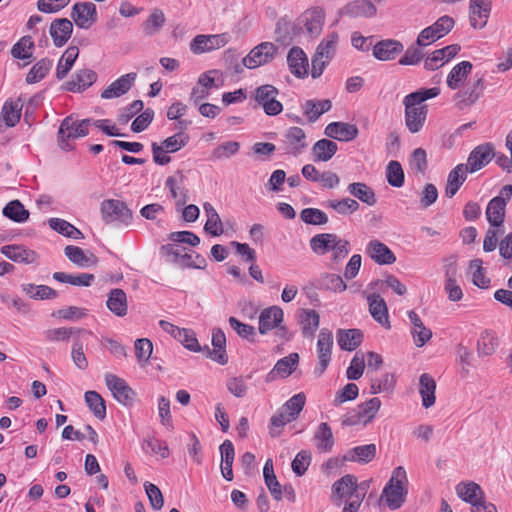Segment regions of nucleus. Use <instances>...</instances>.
Returning a JSON list of instances; mask_svg holds the SVG:
<instances>
[{
  "mask_svg": "<svg viewBox=\"0 0 512 512\" xmlns=\"http://www.w3.org/2000/svg\"><path fill=\"white\" fill-rule=\"evenodd\" d=\"M440 94L438 87L419 89L406 95L403 99L405 106V121L408 128H419L424 125L427 106L426 100L437 97Z\"/></svg>",
  "mask_w": 512,
  "mask_h": 512,
  "instance_id": "f257e3e1",
  "label": "nucleus"
},
{
  "mask_svg": "<svg viewBox=\"0 0 512 512\" xmlns=\"http://www.w3.org/2000/svg\"><path fill=\"white\" fill-rule=\"evenodd\" d=\"M408 494V477L404 467L398 466L392 471L389 481L382 490L381 500L391 510L399 509L406 501Z\"/></svg>",
  "mask_w": 512,
  "mask_h": 512,
  "instance_id": "f03ea898",
  "label": "nucleus"
},
{
  "mask_svg": "<svg viewBox=\"0 0 512 512\" xmlns=\"http://www.w3.org/2000/svg\"><path fill=\"white\" fill-rule=\"evenodd\" d=\"M338 42L339 35L336 32H331L317 46L316 52L312 57L311 76L314 79L322 75L325 67L335 56Z\"/></svg>",
  "mask_w": 512,
  "mask_h": 512,
  "instance_id": "7ed1b4c3",
  "label": "nucleus"
},
{
  "mask_svg": "<svg viewBox=\"0 0 512 512\" xmlns=\"http://www.w3.org/2000/svg\"><path fill=\"white\" fill-rule=\"evenodd\" d=\"M284 312L279 306H270L261 311L259 315V333L267 334L271 330H275V335L281 339H288V330L283 325Z\"/></svg>",
  "mask_w": 512,
  "mask_h": 512,
  "instance_id": "20e7f679",
  "label": "nucleus"
},
{
  "mask_svg": "<svg viewBox=\"0 0 512 512\" xmlns=\"http://www.w3.org/2000/svg\"><path fill=\"white\" fill-rule=\"evenodd\" d=\"M102 219L105 223H119L128 226L132 222L133 214L125 202L117 199H107L100 207Z\"/></svg>",
  "mask_w": 512,
  "mask_h": 512,
  "instance_id": "39448f33",
  "label": "nucleus"
},
{
  "mask_svg": "<svg viewBox=\"0 0 512 512\" xmlns=\"http://www.w3.org/2000/svg\"><path fill=\"white\" fill-rule=\"evenodd\" d=\"M278 95L279 91L276 87L265 84L255 89L253 98L267 115L275 116L283 110L282 103L277 100Z\"/></svg>",
  "mask_w": 512,
  "mask_h": 512,
  "instance_id": "423d86ee",
  "label": "nucleus"
},
{
  "mask_svg": "<svg viewBox=\"0 0 512 512\" xmlns=\"http://www.w3.org/2000/svg\"><path fill=\"white\" fill-rule=\"evenodd\" d=\"M277 51V46L272 42H261L243 58L242 63L248 69L258 68L271 62Z\"/></svg>",
  "mask_w": 512,
  "mask_h": 512,
  "instance_id": "0eeeda50",
  "label": "nucleus"
},
{
  "mask_svg": "<svg viewBox=\"0 0 512 512\" xmlns=\"http://www.w3.org/2000/svg\"><path fill=\"white\" fill-rule=\"evenodd\" d=\"M454 26V20L449 16L440 17L433 25L423 29L417 37L418 46H428L447 35Z\"/></svg>",
  "mask_w": 512,
  "mask_h": 512,
  "instance_id": "6e6552de",
  "label": "nucleus"
},
{
  "mask_svg": "<svg viewBox=\"0 0 512 512\" xmlns=\"http://www.w3.org/2000/svg\"><path fill=\"white\" fill-rule=\"evenodd\" d=\"M357 488V478L352 474H347L334 482L330 499L336 506H340L343 501L361 495Z\"/></svg>",
  "mask_w": 512,
  "mask_h": 512,
  "instance_id": "1a4fd4ad",
  "label": "nucleus"
},
{
  "mask_svg": "<svg viewBox=\"0 0 512 512\" xmlns=\"http://www.w3.org/2000/svg\"><path fill=\"white\" fill-rule=\"evenodd\" d=\"M105 383L113 397L122 405L130 407L134 403L135 391L126 381L115 374L106 373Z\"/></svg>",
  "mask_w": 512,
  "mask_h": 512,
  "instance_id": "9d476101",
  "label": "nucleus"
},
{
  "mask_svg": "<svg viewBox=\"0 0 512 512\" xmlns=\"http://www.w3.org/2000/svg\"><path fill=\"white\" fill-rule=\"evenodd\" d=\"M230 40L228 33L197 35L190 43L194 54H203L224 47Z\"/></svg>",
  "mask_w": 512,
  "mask_h": 512,
  "instance_id": "9b49d317",
  "label": "nucleus"
},
{
  "mask_svg": "<svg viewBox=\"0 0 512 512\" xmlns=\"http://www.w3.org/2000/svg\"><path fill=\"white\" fill-rule=\"evenodd\" d=\"M298 25L303 26L306 32L312 36H318L325 22V12L320 7H311L305 10L298 18Z\"/></svg>",
  "mask_w": 512,
  "mask_h": 512,
  "instance_id": "f8f14e48",
  "label": "nucleus"
},
{
  "mask_svg": "<svg viewBox=\"0 0 512 512\" xmlns=\"http://www.w3.org/2000/svg\"><path fill=\"white\" fill-rule=\"evenodd\" d=\"M333 346V335L332 332L326 328L321 329L318 335L317 341V352L319 363L315 368V374L318 376L322 375L327 369L331 360V349Z\"/></svg>",
  "mask_w": 512,
  "mask_h": 512,
  "instance_id": "ddd939ff",
  "label": "nucleus"
},
{
  "mask_svg": "<svg viewBox=\"0 0 512 512\" xmlns=\"http://www.w3.org/2000/svg\"><path fill=\"white\" fill-rule=\"evenodd\" d=\"M136 78L137 74L135 72L120 76L102 90L100 97L105 100H111L125 95L134 86Z\"/></svg>",
  "mask_w": 512,
  "mask_h": 512,
  "instance_id": "4468645a",
  "label": "nucleus"
},
{
  "mask_svg": "<svg viewBox=\"0 0 512 512\" xmlns=\"http://www.w3.org/2000/svg\"><path fill=\"white\" fill-rule=\"evenodd\" d=\"M71 18L77 27L89 29L97 20L96 5L92 2L76 3L72 7Z\"/></svg>",
  "mask_w": 512,
  "mask_h": 512,
  "instance_id": "2eb2a0df",
  "label": "nucleus"
},
{
  "mask_svg": "<svg viewBox=\"0 0 512 512\" xmlns=\"http://www.w3.org/2000/svg\"><path fill=\"white\" fill-rule=\"evenodd\" d=\"M491 11V0H470L469 19L475 29L486 26Z\"/></svg>",
  "mask_w": 512,
  "mask_h": 512,
  "instance_id": "dca6fc26",
  "label": "nucleus"
},
{
  "mask_svg": "<svg viewBox=\"0 0 512 512\" xmlns=\"http://www.w3.org/2000/svg\"><path fill=\"white\" fill-rule=\"evenodd\" d=\"M494 156L493 146L489 143L482 144L472 150L464 165L469 168L470 173H474L488 164Z\"/></svg>",
  "mask_w": 512,
  "mask_h": 512,
  "instance_id": "f3484780",
  "label": "nucleus"
},
{
  "mask_svg": "<svg viewBox=\"0 0 512 512\" xmlns=\"http://www.w3.org/2000/svg\"><path fill=\"white\" fill-rule=\"evenodd\" d=\"M287 63L290 72L297 78H304L308 75V58L300 47H293L287 55Z\"/></svg>",
  "mask_w": 512,
  "mask_h": 512,
  "instance_id": "a211bd4d",
  "label": "nucleus"
},
{
  "mask_svg": "<svg viewBox=\"0 0 512 512\" xmlns=\"http://www.w3.org/2000/svg\"><path fill=\"white\" fill-rule=\"evenodd\" d=\"M484 89L483 78H478L466 88L460 90L455 95L457 106L464 108L474 104L482 95Z\"/></svg>",
  "mask_w": 512,
  "mask_h": 512,
  "instance_id": "6ab92c4d",
  "label": "nucleus"
},
{
  "mask_svg": "<svg viewBox=\"0 0 512 512\" xmlns=\"http://www.w3.org/2000/svg\"><path fill=\"white\" fill-rule=\"evenodd\" d=\"M403 44L397 40L386 39L373 46V56L380 61L394 60L402 51Z\"/></svg>",
  "mask_w": 512,
  "mask_h": 512,
  "instance_id": "aec40b11",
  "label": "nucleus"
},
{
  "mask_svg": "<svg viewBox=\"0 0 512 512\" xmlns=\"http://www.w3.org/2000/svg\"><path fill=\"white\" fill-rule=\"evenodd\" d=\"M366 253L380 265H389L396 261V257L390 248L378 240H371L367 244Z\"/></svg>",
  "mask_w": 512,
  "mask_h": 512,
  "instance_id": "412c9836",
  "label": "nucleus"
},
{
  "mask_svg": "<svg viewBox=\"0 0 512 512\" xmlns=\"http://www.w3.org/2000/svg\"><path fill=\"white\" fill-rule=\"evenodd\" d=\"M73 24L66 18L54 20L49 28V33L56 47H62L71 37Z\"/></svg>",
  "mask_w": 512,
  "mask_h": 512,
  "instance_id": "4be33fe9",
  "label": "nucleus"
},
{
  "mask_svg": "<svg viewBox=\"0 0 512 512\" xmlns=\"http://www.w3.org/2000/svg\"><path fill=\"white\" fill-rule=\"evenodd\" d=\"M472 68L473 65L469 61H461L456 64L447 75V86L452 90L463 87L465 81L472 72Z\"/></svg>",
  "mask_w": 512,
  "mask_h": 512,
  "instance_id": "5701e85b",
  "label": "nucleus"
},
{
  "mask_svg": "<svg viewBox=\"0 0 512 512\" xmlns=\"http://www.w3.org/2000/svg\"><path fill=\"white\" fill-rule=\"evenodd\" d=\"M367 301L369 304V312L373 319L383 327L389 328L390 322L385 300L380 295L373 293L368 295Z\"/></svg>",
  "mask_w": 512,
  "mask_h": 512,
  "instance_id": "b1692460",
  "label": "nucleus"
},
{
  "mask_svg": "<svg viewBox=\"0 0 512 512\" xmlns=\"http://www.w3.org/2000/svg\"><path fill=\"white\" fill-rule=\"evenodd\" d=\"M212 345L213 350L207 347L209 357L221 365H225L228 362V356L226 354V336L222 329L214 328L212 331Z\"/></svg>",
  "mask_w": 512,
  "mask_h": 512,
  "instance_id": "393cba45",
  "label": "nucleus"
},
{
  "mask_svg": "<svg viewBox=\"0 0 512 512\" xmlns=\"http://www.w3.org/2000/svg\"><path fill=\"white\" fill-rule=\"evenodd\" d=\"M184 179L185 176L181 172H177L165 181V186L169 189L172 198L176 200L177 206H184L188 201V191L184 187Z\"/></svg>",
  "mask_w": 512,
  "mask_h": 512,
  "instance_id": "a878e982",
  "label": "nucleus"
},
{
  "mask_svg": "<svg viewBox=\"0 0 512 512\" xmlns=\"http://www.w3.org/2000/svg\"><path fill=\"white\" fill-rule=\"evenodd\" d=\"M0 252L8 259L24 264L34 263L37 259L35 251L19 245L3 246L1 247Z\"/></svg>",
  "mask_w": 512,
  "mask_h": 512,
  "instance_id": "bb28decb",
  "label": "nucleus"
},
{
  "mask_svg": "<svg viewBox=\"0 0 512 512\" xmlns=\"http://www.w3.org/2000/svg\"><path fill=\"white\" fill-rule=\"evenodd\" d=\"M115 128V123L109 119H82L78 120L73 115L66 117L59 128Z\"/></svg>",
  "mask_w": 512,
  "mask_h": 512,
  "instance_id": "cd10ccee",
  "label": "nucleus"
},
{
  "mask_svg": "<svg viewBox=\"0 0 512 512\" xmlns=\"http://www.w3.org/2000/svg\"><path fill=\"white\" fill-rule=\"evenodd\" d=\"M468 172L469 168L464 164H458L450 171L445 187V195L448 198H452L457 193L461 185L465 182Z\"/></svg>",
  "mask_w": 512,
  "mask_h": 512,
  "instance_id": "c85d7f7f",
  "label": "nucleus"
},
{
  "mask_svg": "<svg viewBox=\"0 0 512 512\" xmlns=\"http://www.w3.org/2000/svg\"><path fill=\"white\" fill-rule=\"evenodd\" d=\"M96 79V72L91 69H82L66 83V89L71 92H81L90 87Z\"/></svg>",
  "mask_w": 512,
  "mask_h": 512,
  "instance_id": "c756f323",
  "label": "nucleus"
},
{
  "mask_svg": "<svg viewBox=\"0 0 512 512\" xmlns=\"http://www.w3.org/2000/svg\"><path fill=\"white\" fill-rule=\"evenodd\" d=\"M281 141L284 150L290 154H298L307 146L304 130H288Z\"/></svg>",
  "mask_w": 512,
  "mask_h": 512,
  "instance_id": "7c9ffc66",
  "label": "nucleus"
},
{
  "mask_svg": "<svg viewBox=\"0 0 512 512\" xmlns=\"http://www.w3.org/2000/svg\"><path fill=\"white\" fill-rule=\"evenodd\" d=\"M106 306L114 315L118 317L125 316L128 311V303L124 290L120 288L112 289L108 294Z\"/></svg>",
  "mask_w": 512,
  "mask_h": 512,
  "instance_id": "2f4dec72",
  "label": "nucleus"
},
{
  "mask_svg": "<svg viewBox=\"0 0 512 512\" xmlns=\"http://www.w3.org/2000/svg\"><path fill=\"white\" fill-rule=\"evenodd\" d=\"M343 11L350 17L371 18L377 14L376 6L370 0H354L348 3Z\"/></svg>",
  "mask_w": 512,
  "mask_h": 512,
  "instance_id": "473e14b6",
  "label": "nucleus"
},
{
  "mask_svg": "<svg viewBox=\"0 0 512 512\" xmlns=\"http://www.w3.org/2000/svg\"><path fill=\"white\" fill-rule=\"evenodd\" d=\"M377 448L375 444H366L356 446L346 452L344 460L366 464L371 462L376 456Z\"/></svg>",
  "mask_w": 512,
  "mask_h": 512,
  "instance_id": "72a5a7b5",
  "label": "nucleus"
},
{
  "mask_svg": "<svg viewBox=\"0 0 512 512\" xmlns=\"http://www.w3.org/2000/svg\"><path fill=\"white\" fill-rule=\"evenodd\" d=\"M436 382L430 374L423 373L419 377V394L424 408H430L435 404Z\"/></svg>",
  "mask_w": 512,
  "mask_h": 512,
  "instance_id": "f704fd0d",
  "label": "nucleus"
},
{
  "mask_svg": "<svg viewBox=\"0 0 512 512\" xmlns=\"http://www.w3.org/2000/svg\"><path fill=\"white\" fill-rule=\"evenodd\" d=\"M313 286L320 290H328L334 292H343L346 290L347 285L343 279L332 273H322L313 281Z\"/></svg>",
  "mask_w": 512,
  "mask_h": 512,
  "instance_id": "c9c22d12",
  "label": "nucleus"
},
{
  "mask_svg": "<svg viewBox=\"0 0 512 512\" xmlns=\"http://www.w3.org/2000/svg\"><path fill=\"white\" fill-rule=\"evenodd\" d=\"M408 317L413 325L412 335L417 347L424 346L432 337V331L429 328H426L418 316V314L411 310L408 312Z\"/></svg>",
  "mask_w": 512,
  "mask_h": 512,
  "instance_id": "e433bc0d",
  "label": "nucleus"
},
{
  "mask_svg": "<svg viewBox=\"0 0 512 512\" xmlns=\"http://www.w3.org/2000/svg\"><path fill=\"white\" fill-rule=\"evenodd\" d=\"M506 203L503 197L492 198L486 208V217L489 224L499 227L504 222Z\"/></svg>",
  "mask_w": 512,
  "mask_h": 512,
  "instance_id": "4c0bfd02",
  "label": "nucleus"
},
{
  "mask_svg": "<svg viewBox=\"0 0 512 512\" xmlns=\"http://www.w3.org/2000/svg\"><path fill=\"white\" fill-rule=\"evenodd\" d=\"M221 454V473L227 481L233 480L232 465L235 457L234 445L230 440H225L219 447Z\"/></svg>",
  "mask_w": 512,
  "mask_h": 512,
  "instance_id": "58836bf2",
  "label": "nucleus"
},
{
  "mask_svg": "<svg viewBox=\"0 0 512 512\" xmlns=\"http://www.w3.org/2000/svg\"><path fill=\"white\" fill-rule=\"evenodd\" d=\"M456 493L463 501L471 504V507L485 496L480 485L475 482H460L456 486Z\"/></svg>",
  "mask_w": 512,
  "mask_h": 512,
  "instance_id": "ea45409f",
  "label": "nucleus"
},
{
  "mask_svg": "<svg viewBox=\"0 0 512 512\" xmlns=\"http://www.w3.org/2000/svg\"><path fill=\"white\" fill-rule=\"evenodd\" d=\"M299 323L303 336L313 338L320 323L319 313L313 309H302Z\"/></svg>",
  "mask_w": 512,
  "mask_h": 512,
  "instance_id": "a19ab883",
  "label": "nucleus"
},
{
  "mask_svg": "<svg viewBox=\"0 0 512 512\" xmlns=\"http://www.w3.org/2000/svg\"><path fill=\"white\" fill-rule=\"evenodd\" d=\"M65 256L75 265L81 268L91 267L96 265L97 258L94 254H85L84 251L74 245H68L64 249Z\"/></svg>",
  "mask_w": 512,
  "mask_h": 512,
  "instance_id": "79ce46f5",
  "label": "nucleus"
},
{
  "mask_svg": "<svg viewBox=\"0 0 512 512\" xmlns=\"http://www.w3.org/2000/svg\"><path fill=\"white\" fill-rule=\"evenodd\" d=\"M22 103L19 99L7 100L1 111L0 120L8 127H14L21 118Z\"/></svg>",
  "mask_w": 512,
  "mask_h": 512,
  "instance_id": "37998d69",
  "label": "nucleus"
},
{
  "mask_svg": "<svg viewBox=\"0 0 512 512\" xmlns=\"http://www.w3.org/2000/svg\"><path fill=\"white\" fill-rule=\"evenodd\" d=\"M337 340L342 350L353 351L362 343L363 333L359 329H340L337 333Z\"/></svg>",
  "mask_w": 512,
  "mask_h": 512,
  "instance_id": "c03bdc74",
  "label": "nucleus"
},
{
  "mask_svg": "<svg viewBox=\"0 0 512 512\" xmlns=\"http://www.w3.org/2000/svg\"><path fill=\"white\" fill-rule=\"evenodd\" d=\"M79 56V49L76 46H69L60 57L56 67V77L59 80L64 79L72 69L76 59Z\"/></svg>",
  "mask_w": 512,
  "mask_h": 512,
  "instance_id": "a18cd8bd",
  "label": "nucleus"
},
{
  "mask_svg": "<svg viewBox=\"0 0 512 512\" xmlns=\"http://www.w3.org/2000/svg\"><path fill=\"white\" fill-rule=\"evenodd\" d=\"M203 209L207 217L204 230L212 236L222 235L224 233L223 223L215 208L212 204L206 202L203 205Z\"/></svg>",
  "mask_w": 512,
  "mask_h": 512,
  "instance_id": "49530a36",
  "label": "nucleus"
},
{
  "mask_svg": "<svg viewBox=\"0 0 512 512\" xmlns=\"http://www.w3.org/2000/svg\"><path fill=\"white\" fill-rule=\"evenodd\" d=\"M165 23L166 17L164 12L159 8H154L142 23V30L145 35L153 36L164 27Z\"/></svg>",
  "mask_w": 512,
  "mask_h": 512,
  "instance_id": "de8ad7c7",
  "label": "nucleus"
},
{
  "mask_svg": "<svg viewBox=\"0 0 512 512\" xmlns=\"http://www.w3.org/2000/svg\"><path fill=\"white\" fill-rule=\"evenodd\" d=\"M86 334L90 335L91 332L76 327H60L49 329L45 332V337L48 341L51 342H59V341H67L70 337L78 338L80 335Z\"/></svg>",
  "mask_w": 512,
  "mask_h": 512,
  "instance_id": "09e8293b",
  "label": "nucleus"
},
{
  "mask_svg": "<svg viewBox=\"0 0 512 512\" xmlns=\"http://www.w3.org/2000/svg\"><path fill=\"white\" fill-rule=\"evenodd\" d=\"M347 191L349 194L369 206H373L377 202L374 190L363 182H354L349 184Z\"/></svg>",
  "mask_w": 512,
  "mask_h": 512,
  "instance_id": "8fccbe9b",
  "label": "nucleus"
},
{
  "mask_svg": "<svg viewBox=\"0 0 512 512\" xmlns=\"http://www.w3.org/2000/svg\"><path fill=\"white\" fill-rule=\"evenodd\" d=\"M263 476L265 484L271 493L272 497L276 501L282 500V486L276 478L273 469V462L271 459H267L264 468H263Z\"/></svg>",
  "mask_w": 512,
  "mask_h": 512,
  "instance_id": "3c124183",
  "label": "nucleus"
},
{
  "mask_svg": "<svg viewBox=\"0 0 512 512\" xmlns=\"http://www.w3.org/2000/svg\"><path fill=\"white\" fill-rule=\"evenodd\" d=\"M316 447L320 452H330L334 445V437L330 426L323 422L321 423L314 434Z\"/></svg>",
  "mask_w": 512,
  "mask_h": 512,
  "instance_id": "603ef678",
  "label": "nucleus"
},
{
  "mask_svg": "<svg viewBox=\"0 0 512 512\" xmlns=\"http://www.w3.org/2000/svg\"><path fill=\"white\" fill-rule=\"evenodd\" d=\"M52 277L58 282L68 283L78 287H89L95 280V276L90 273H80L73 275L64 272H54Z\"/></svg>",
  "mask_w": 512,
  "mask_h": 512,
  "instance_id": "864d4df0",
  "label": "nucleus"
},
{
  "mask_svg": "<svg viewBox=\"0 0 512 512\" xmlns=\"http://www.w3.org/2000/svg\"><path fill=\"white\" fill-rule=\"evenodd\" d=\"M88 132L89 130H58L56 138L58 146L65 151L73 150L75 141L87 136Z\"/></svg>",
  "mask_w": 512,
  "mask_h": 512,
  "instance_id": "5fc2aeb1",
  "label": "nucleus"
},
{
  "mask_svg": "<svg viewBox=\"0 0 512 512\" xmlns=\"http://www.w3.org/2000/svg\"><path fill=\"white\" fill-rule=\"evenodd\" d=\"M3 215L16 223H24L29 219V211L19 200H12L3 208Z\"/></svg>",
  "mask_w": 512,
  "mask_h": 512,
  "instance_id": "6e6d98bb",
  "label": "nucleus"
},
{
  "mask_svg": "<svg viewBox=\"0 0 512 512\" xmlns=\"http://www.w3.org/2000/svg\"><path fill=\"white\" fill-rule=\"evenodd\" d=\"M337 235L333 233H322L310 239L312 251L318 255H324L331 250L336 241Z\"/></svg>",
  "mask_w": 512,
  "mask_h": 512,
  "instance_id": "4d7b16f0",
  "label": "nucleus"
},
{
  "mask_svg": "<svg viewBox=\"0 0 512 512\" xmlns=\"http://www.w3.org/2000/svg\"><path fill=\"white\" fill-rule=\"evenodd\" d=\"M331 108V102L325 100H308L303 105L304 114L309 122L316 121L323 113Z\"/></svg>",
  "mask_w": 512,
  "mask_h": 512,
  "instance_id": "13d9d810",
  "label": "nucleus"
},
{
  "mask_svg": "<svg viewBox=\"0 0 512 512\" xmlns=\"http://www.w3.org/2000/svg\"><path fill=\"white\" fill-rule=\"evenodd\" d=\"M85 402L94 416L100 420L106 417V405L104 399L96 391H87L84 395Z\"/></svg>",
  "mask_w": 512,
  "mask_h": 512,
  "instance_id": "bf43d9fd",
  "label": "nucleus"
},
{
  "mask_svg": "<svg viewBox=\"0 0 512 512\" xmlns=\"http://www.w3.org/2000/svg\"><path fill=\"white\" fill-rule=\"evenodd\" d=\"M22 291L33 299H54L58 296L56 290L46 285L23 284Z\"/></svg>",
  "mask_w": 512,
  "mask_h": 512,
  "instance_id": "052dcab7",
  "label": "nucleus"
},
{
  "mask_svg": "<svg viewBox=\"0 0 512 512\" xmlns=\"http://www.w3.org/2000/svg\"><path fill=\"white\" fill-rule=\"evenodd\" d=\"M49 226L58 233L73 239L83 238L82 232L71 223L60 218H50Z\"/></svg>",
  "mask_w": 512,
  "mask_h": 512,
  "instance_id": "680f3d73",
  "label": "nucleus"
},
{
  "mask_svg": "<svg viewBox=\"0 0 512 512\" xmlns=\"http://www.w3.org/2000/svg\"><path fill=\"white\" fill-rule=\"evenodd\" d=\"M312 150L316 157V160L328 161L336 153L337 144L328 139H321L314 144Z\"/></svg>",
  "mask_w": 512,
  "mask_h": 512,
  "instance_id": "e2e57ef3",
  "label": "nucleus"
},
{
  "mask_svg": "<svg viewBox=\"0 0 512 512\" xmlns=\"http://www.w3.org/2000/svg\"><path fill=\"white\" fill-rule=\"evenodd\" d=\"M52 67V61L43 58L33 65L26 76V82L34 84L41 81L50 71Z\"/></svg>",
  "mask_w": 512,
  "mask_h": 512,
  "instance_id": "0e129e2a",
  "label": "nucleus"
},
{
  "mask_svg": "<svg viewBox=\"0 0 512 512\" xmlns=\"http://www.w3.org/2000/svg\"><path fill=\"white\" fill-rule=\"evenodd\" d=\"M386 179L389 185L400 188L404 184L405 175L401 164L391 160L386 167Z\"/></svg>",
  "mask_w": 512,
  "mask_h": 512,
  "instance_id": "69168bd1",
  "label": "nucleus"
},
{
  "mask_svg": "<svg viewBox=\"0 0 512 512\" xmlns=\"http://www.w3.org/2000/svg\"><path fill=\"white\" fill-rule=\"evenodd\" d=\"M497 346L498 339L495 334L485 331L477 342V351L479 356H489L495 352Z\"/></svg>",
  "mask_w": 512,
  "mask_h": 512,
  "instance_id": "338daca9",
  "label": "nucleus"
},
{
  "mask_svg": "<svg viewBox=\"0 0 512 512\" xmlns=\"http://www.w3.org/2000/svg\"><path fill=\"white\" fill-rule=\"evenodd\" d=\"M298 362V353H291L288 356L277 361V363L274 366L275 371H277L278 375H280L282 378H287L294 372L298 365Z\"/></svg>",
  "mask_w": 512,
  "mask_h": 512,
  "instance_id": "774afa93",
  "label": "nucleus"
}]
</instances>
